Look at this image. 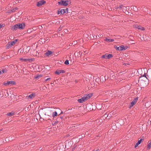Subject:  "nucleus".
I'll return each instance as SVG.
<instances>
[{"label": "nucleus", "mask_w": 151, "mask_h": 151, "mask_svg": "<svg viewBox=\"0 0 151 151\" xmlns=\"http://www.w3.org/2000/svg\"><path fill=\"white\" fill-rule=\"evenodd\" d=\"M92 96V95L90 94L85 95L81 99H78V101L80 103H82L84 101H85L86 100L89 99Z\"/></svg>", "instance_id": "1"}, {"label": "nucleus", "mask_w": 151, "mask_h": 151, "mask_svg": "<svg viewBox=\"0 0 151 151\" xmlns=\"http://www.w3.org/2000/svg\"><path fill=\"white\" fill-rule=\"evenodd\" d=\"M71 3V2L70 0H61L58 2L59 5L64 6H66L69 4H70Z\"/></svg>", "instance_id": "2"}, {"label": "nucleus", "mask_w": 151, "mask_h": 151, "mask_svg": "<svg viewBox=\"0 0 151 151\" xmlns=\"http://www.w3.org/2000/svg\"><path fill=\"white\" fill-rule=\"evenodd\" d=\"M68 8L59 10L58 11L57 14H63L65 13H67L68 12Z\"/></svg>", "instance_id": "3"}, {"label": "nucleus", "mask_w": 151, "mask_h": 151, "mask_svg": "<svg viewBox=\"0 0 151 151\" xmlns=\"http://www.w3.org/2000/svg\"><path fill=\"white\" fill-rule=\"evenodd\" d=\"M36 95L35 93H32L29 95H27L25 97V99L27 100H31Z\"/></svg>", "instance_id": "4"}, {"label": "nucleus", "mask_w": 151, "mask_h": 151, "mask_svg": "<svg viewBox=\"0 0 151 151\" xmlns=\"http://www.w3.org/2000/svg\"><path fill=\"white\" fill-rule=\"evenodd\" d=\"M18 29H22L25 27V24L24 23H18Z\"/></svg>", "instance_id": "5"}, {"label": "nucleus", "mask_w": 151, "mask_h": 151, "mask_svg": "<svg viewBox=\"0 0 151 151\" xmlns=\"http://www.w3.org/2000/svg\"><path fill=\"white\" fill-rule=\"evenodd\" d=\"M46 3V1L44 0H42L38 1L37 3V5L38 6H40Z\"/></svg>", "instance_id": "6"}, {"label": "nucleus", "mask_w": 151, "mask_h": 151, "mask_svg": "<svg viewBox=\"0 0 151 151\" xmlns=\"http://www.w3.org/2000/svg\"><path fill=\"white\" fill-rule=\"evenodd\" d=\"M52 54V52L50 50H47L44 54V56L49 57L51 56Z\"/></svg>", "instance_id": "7"}, {"label": "nucleus", "mask_w": 151, "mask_h": 151, "mask_svg": "<svg viewBox=\"0 0 151 151\" xmlns=\"http://www.w3.org/2000/svg\"><path fill=\"white\" fill-rule=\"evenodd\" d=\"M127 48V46H124V45H122L120 46V51L125 50Z\"/></svg>", "instance_id": "8"}, {"label": "nucleus", "mask_w": 151, "mask_h": 151, "mask_svg": "<svg viewBox=\"0 0 151 151\" xmlns=\"http://www.w3.org/2000/svg\"><path fill=\"white\" fill-rule=\"evenodd\" d=\"M19 60L22 61L27 62V61H29V62H30V61H32L33 59H27L20 58L19 59Z\"/></svg>", "instance_id": "9"}, {"label": "nucleus", "mask_w": 151, "mask_h": 151, "mask_svg": "<svg viewBox=\"0 0 151 151\" xmlns=\"http://www.w3.org/2000/svg\"><path fill=\"white\" fill-rule=\"evenodd\" d=\"M135 28L141 30H145L144 28L140 25H135Z\"/></svg>", "instance_id": "10"}, {"label": "nucleus", "mask_w": 151, "mask_h": 151, "mask_svg": "<svg viewBox=\"0 0 151 151\" xmlns=\"http://www.w3.org/2000/svg\"><path fill=\"white\" fill-rule=\"evenodd\" d=\"M8 86H11L15 84V82L14 81H8Z\"/></svg>", "instance_id": "11"}, {"label": "nucleus", "mask_w": 151, "mask_h": 151, "mask_svg": "<svg viewBox=\"0 0 151 151\" xmlns=\"http://www.w3.org/2000/svg\"><path fill=\"white\" fill-rule=\"evenodd\" d=\"M17 29H18V24L13 26L12 27V29L13 30H16Z\"/></svg>", "instance_id": "12"}, {"label": "nucleus", "mask_w": 151, "mask_h": 151, "mask_svg": "<svg viewBox=\"0 0 151 151\" xmlns=\"http://www.w3.org/2000/svg\"><path fill=\"white\" fill-rule=\"evenodd\" d=\"M104 40L107 41L108 43H110L114 41V39H109L106 38Z\"/></svg>", "instance_id": "13"}, {"label": "nucleus", "mask_w": 151, "mask_h": 151, "mask_svg": "<svg viewBox=\"0 0 151 151\" xmlns=\"http://www.w3.org/2000/svg\"><path fill=\"white\" fill-rule=\"evenodd\" d=\"M65 71L64 70H57V75H59L60 73H65Z\"/></svg>", "instance_id": "14"}, {"label": "nucleus", "mask_w": 151, "mask_h": 151, "mask_svg": "<svg viewBox=\"0 0 151 151\" xmlns=\"http://www.w3.org/2000/svg\"><path fill=\"white\" fill-rule=\"evenodd\" d=\"M63 111H61V110L59 108H57V116L58 115L59 116L61 114L63 113Z\"/></svg>", "instance_id": "15"}, {"label": "nucleus", "mask_w": 151, "mask_h": 151, "mask_svg": "<svg viewBox=\"0 0 151 151\" xmlns=\"http://www.w3.org/2000/svg\"><path fill=\"white\" fill-rule=\"evenodd\" d=\"M142 139H140L138 141V142L135 144V147L136 148L141 143Z\"/></svg>", "instance_id": "16"}, {"label": "nucleus", "mask_w": 151, "mask_h": 151, "mask_svg": "<svg viewBox=\"0 0 151 151\" xmlns=\"http://www.w3.org/2000/svg\"><path fill=\"white\" fill-rule=\"evenodd\" d=\"M29 50V48L28 47H26V48H24L23 49V51H24V53L25 52H26V53L28 52Z\"/></svg>", "instance_id": "17"}, {"label": "nucleus", "mask_w": 151, "mask_h": 151, "mask_svg": "<svg viewBox=\"0 0 151 151\" xmlns=\"http://www.w3.org/2000/svg\"><path fill=\"white\" fill-rule=\"evenodd\" d=\"M129 6H123L122 10L123 11H127L128 9H129Z\"/></svg>", "instance_id": "18"}, {"label": "nucleus", "mask_w": 151, "mask_h": 151, "mask_svg": "<svg viewBox=\"0 0 151 151\" xmlns=\"http://www.w3.org/2000/svg\"><path fill=\"white\" fill-rule=\"evenodd\" d=\"M107 53H105V54L102 55L101 58H102L107 59Z\"/></svg>", "instance_id": "19"}, {"label": "nucleus", "mask_w": 151, "mask_h": 151, "mask_svg": "<svg viewBox=\"0 0 151 151\" xmlns=\"http://www.w3.org/2000/svg\"><path fill=\"white\" fill-rule=\"evenodd\" d=\"M151 147V140L150 142L148 143L147 145V148L148 150H149Z\"/></svg>", "instance_id": "20"}, {"label": "nucleus", "mask_w": 151, "mask_h": 151, "mask_svg": "<svg viewBox=\"0 0 151 151\" xmlns=\"http://www.w3.org/2000/svg\"><path fill=\"white\" fill-rule=\"evenodd\" d=\"M17 40L16 39L14 40V41L10 42L11 44V45L13 46L14 45L15 43H16V42L17 41Z\"/></svg>", "instance_id": "21"}, {"label": "nucleus", "mask_w": 151, "mask_h": 151, "mask_svg": "<svg viewBox=\"0 0 151 151\" xmlns=\"http://www.w3.org/2000/svg\"><path fill=\"white\" fill-rule=\"evenodd\" d=\"M138 97H136L133 100V101H132L135 104L136 103L138 100Z\"/></svg>", "instance_id": "22"}, {"label": "nucleus", "mask_w": 151, "mask_h": 151, "mask_svg": "<svg viewBox=\"0 0 151 151\" xmlns=\"http://www.w3.org/2000/svg\"><path fill=\"white\" fill-rule=\"evenodd\" d=\"M135 104L132 101L129 105V108H131Z\"/></svg>", "instance_id": "23"}, {"label": "nucleus", "mask_w": 151, "mask_h": 151, "mask_svg": "<svg viewBox=\"0 0 151 151\" xmlns=\"http://www.w3.org/2000/svg\"><path fill=\"white\" fill-rule=\"evenodd\" d=\"M113 57V55L112 54H109L107 55V59H109Z\"/></svg>", "instance_id": "24"}, {"label": "nucleus", "mask_w": 151, "mask_h": 151, "mask_svg": "<svg viewBox=\"0 0 151 151\" xmlns=\"http://www.w3.org/2000/svg\"><path fill=\"white\" fill-rule=\"evenodd\" d=\"M6 47L8 48H9L10 47H11L12 45H11V44L10 42H9L6 45Z\"/></svg>", "instance_id": "25"}, {"label": "nucleus", "mask_w": 151, "mask_h": 151, "mask_svg": "<svg viewBox=\"0 0 151 151\" xmlns=\"http://www.w3.org/2000/svg\"><path fill=\"white\" fill-rule=\"evenodd\" d=\"M42 77V75H37L35 76V78L36 79H38L39 78Z\"/></svg>", "instance_id": "26"}, {"label": "nucleus", "mask_w": 151, "mask_h": 151, "mask_svg": "<svg viewBox=\"0 0 151 151\" xmlns=\"http://www.w3.org/2000/svg\"><path fill=\"white\" fill-rule=\"evenodd\" d=\"M14 114V113L13 112H11L8 113L7 114V115L8 116H11L13 115Z\"/></svg>", "instance_id": "27"}, {"label": "nucleus", "mask_w": 151, "mask_h": 151, "mask_svg": "<svg viewBox=\"0 0 151 151\" xmlns=\"http://www.w3.org/2000/svg\"><path fill=\"white\" fill-rule=\"evenodd\" d=\"M123 5H120L118 6V8H119V10H122L123 7Z\"/></svg>", "instance_id": "28"}, {"label": "nucleus", "mask_w": 151, "mask_h": 151, "mask_svg": "<svg viewBox=\"0 0 151 151\" xmlns=\"http://www.w3.org/2000/svg\"><path fill=\"white\" fill-rule=\"evenodd\" d=\"M114 48L116 50H120V46L119 47H117L116 46H114Z\"/></svg>", "instance_id": "29"}, {"label": "nucleus", "mask_w": 151, "mask_h": 151, "mask_svg": "<svg viewBox=\"0 0 151 151\" xmlns=\"http://www.w3.org/2000/svg\"><path fill=\"white\" fill-rule=\"evenodd\" d=\"M3 85H4V86H7V85L8 86V81L4 82L3 83Z\"/></svg>", "instance_id": "30"}, {"label": "nucleus", "mask_w": 151, "mask_h": 151, "mask_svg": "<svg viewBox=\"0 0 151 151\" xmlns=\"http://www.w3.org/2000/svg\"><path fill=\"white\" fill-rule=\"evenodd\" d=\"M64 63L65 64H66V65H68L69 64V61L68 60H66L65 63Z\"/></svg>", "instance_id": "31"}, {"label": "nucleus", "mask_w": 151, "mask_h": 151, "mask_svg": "<svg viewBox=\"0 0 151 151\" xmlns=\"http://www.w3.org/2000/svg\"><path fill=\"white\" fill-rule=\"evenodd\" d=\"M52 116L53 117L56 116H57V112L55 111L53 113Z\"/></svg>", "instance_id": "32"}, {"label": "nucleus", "mask_w": 151, "mask_h": 151, "mask_svg": "<svg viewBox=\"0 0 151 151\" xmlns=\"http://www.w3.org/2000/svg\"><path fill=\"white\" fill-rule=\"evenodd\" d=\"M6 70L5 69H3L1 70L2 73H5L6 72Z\"/></svg>", "instance_id": "33"}, {"label": "nucleus", "mask_w": 151, "mask_h": 151, "mask_svg": "<svg viewBox=\"0 0 151 151\" xmlns=\"http://www.w3.org/2000/svg\"><path fill=\"white\" fill-rule=\"evenodd\" d=\"M17 9V8H15L14 9H13L12 10H11V11L12 12H14Z\"/></svg>", "instance_id": "34"}, {"label": "nucleus", "mask_w": 151, "mask_h": 151, "mask_svg": "<svg viewBox=\"0 0 151 151\" xmlns=\"http://www.w3.org/2000/svg\"><path fill=\"white\" fill-rule=\"evenodd\" d=\"M5 26V24H0V29L2 27H4Z\"/></svg>", "instance_id": "35"}, {"label": "nucleus", "mask_w": 151, "mask_h": 151, "mask_svg": "<svg viewBox=\"0 0 151 151\" xmlns=\"http://www.w3.org/2000/svg\"><path fill=\"white\" fill-rule=\"evenodd\" d=\"M28 33H30L32 32L31 29H29L27 31Z\"/></svg>", "instance_id": "36"}, {"label": "nucleus", "mask_w": 151, "mask_h": 151, "mask_svg": "<svg viewBox=\"0 0 151 151\" xmlns=\"http://www.w3.org/2000/svg\"><path fill=\"white\" fill-rule=\"evenodd\" d=\"M62 29V27L61 26H60L57 30V31H60Z\"/></svg>", "instance_id": "37"}, {"label": "nucleus", "mask_w": 151, "mask_h": 151, "mask_svg": "<svg viewBox=\"0 0 151 151\" xmlns=\"http://www.w3.org/2000/svg\"><path fill=\"white\" fill-rule=\"evenodd\" d=\"M147 76L148 77H151V76L150 75L149 72L147 73Z\"/></svg>", "instance_id": "38"}, {"label": "nucleus", "mask_w": 151, "mask_h": 151, "mask_svg": "<svg viewBox=\"0 0 151 151\" xmlns=\"http://www.w3.org/2000/svg\"><path fill=\"white\" fill-rule=\"evenodd\" d=\"M77 43V41H74L73 42V44L74 45H76Z\"/></svg>", "instance_id": "39"}, {"label": "nucleus", "mask_w": 151, "mask_h": 151, "mask_svg": "<svg viewBox=\"0 0 151 151\" xmlns=\"http://www.w3.org/2000/svg\"><path fill=\"white\" fill-rule=\"evenodd\" d=\"M143 77H145L146 78H147V77H146V74L145 73L143 76Z\"/></svg>", "instance_id": "40"}, {"label": "nucleus", "mask_w": 151, "mask_h": 151, "mask_svg": "<svg viewBox=\"0 0 151 151\" xmlns=\"http://www.w3.org/2000/svg\"><path fill=\"white\" fill-rule=\"evenodd\" d=\"M55 125H56V123H54V124H53V128L54 127H55Z\"/></svg>", "instance_id": "41"}, {"label": "nucleus", "mask_w": 151, "mask_h": 151, "mask_svg": "<svg viewBox=\"0 0 151 151\" xmlns=\"http://www.w3.org/2000/svg\"><path fill=\"white\" fill-rule=\"evenodd\" d=\"M50 78H47L45 80V81H47L48 80H50Z\"/></svg>", "instance_id": "42"}, {"label": "nucleus", "mask_w": 151, "mask_h": 151, "mask_svg": "<svg viewBox=\"0 0 151 151\" xmlns=\"http://www.w3.org/2000/svg\"><path fill=\"white\" fill-rule=\"evenodd\" d=\"M99 150V149H96V150H93V151H98Z\"/></svg>", "instance_id": "43"}, {"label": "nucleus", "mask_w": 151, "mask_h": 151, "mask_svg": "<svg viewBox=\"0 0 151 151\" xmlns=\"http://www.w3.org/2000/svg\"><path fill=\"white\" fill-rule=\"evenodd\" d=\"M115 9H119V8H118V6L116 7L115 8Z\"/></svg>", "instance_id": "44"}, {"label": "nucleus", "mask_w": 151, "mask_h": 151, "mask_svg": "<svg viewBox=\"0 0 151 151\" xmlns=\"http://www.w3.org/2000/svg\"><path fill=\"white\" fill-rule=\"evenodd\" d=\"M2 72L1 70L0 71V75L2 73Z\"/></svg>", "instance_id": "45"}, {"label": "nucleus", "mask_w": 151, "mask_h": 151, "mask_svg": "<svg viewBox=\"0 0 151 151\" xmlns=\"http://www.w3.org/2000/svg\"><path fill=\"white\" fill-rule=\"evenodd\" d=\"M59 117H60V118H61V119H62L63 118V116H59Z\"/></svg>", "instance_id": "46"}, {"label": "nucleus", "mask_w": 151, "mask_h": 151, "mask_svg": "<svg viewBox=\"0 0 151 151\" xmlns=\"http://www.w3.org/2000/svg\"><path fill=\"white\" fill-rule=\"evenodd\" d=\"M19 146H18V149H19V148L18 147Z\"/></svg>", "instance_id": "47"}, {"label": "nucleus", "mask_w": 151, "mask_h": 151, "mask_svg": "<svg viewBox=\"0 0 151 151\" xmlns=\"http://www.w3.org/2000/svg\"><path fill=\"white\" fill-rule=\"evenodd\" d=\"M55 73H57V71H56L55 72Z\"/></svg>", "instance_id": "48"}, {"label": "nucleus", "mask_w": 151, "mask_h": 151, "mask_svg": "<svg viewBox=\"0 0 151 151\" xmlns=\"http://www.w3.org/2000/svg\"><path fill=\"white\" fill-rule=\"evenodd\" d=\"M60 61L61 63H62V61Z\"/></svg>", "instance_id": "49"}, {"label": "nucleus", "mask_w": 151, "mask_h": 151, "mask_svg": "<svg viewBox=\"0 0 151 151\" xmlns=\"http://www.w3.org/2000/svg\"><path fill=\"white\" fill-rule=\"evenodd\" d=\"M75 127V126H73V127Z\"/></svg>", "instance_id": "50"}, {"label": "nucleus", "mask_w": 151, "mask_h": 151, "mask_svg": "<svg viewBox=\"0 0 151 151\" xmlns=\"http://www.w3.org/2000/svg\"><path fill=\"white\" fill-rule=\"evenodd\" d=\"M58 147H59V145H58V147H57V148H58Z\"/></svg>", "instance_id": "51"}, {"label": "nucleus", "mask_w": 151, "mask_h": 151, "mask_svg": "<svg viewBox=\"0 0 151 151\" xmlns=\"http://www.w3.org/2000/svg\"><path fill=\"white\" fill-rule=\"evenodd\" d=\"M59 146H60V144H59Z\"/></svg>", "instance_id": "52"}]
</instances>
